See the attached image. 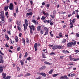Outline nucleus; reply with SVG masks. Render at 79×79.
<instances>
[{"label":"nucleus","instance_id":"nucleus-1","mask_svg":"<svg viewBox=\"0 0 79 79\" xmlns=\"http://www.w3.org/2000/svg\"><path fill=\"white\" fill-rule=\"evenodd\" d=\"M72 42H73H73H72L68 43L67 44V47H69V48H70L71 47H72V45H73V46L76 45V41H75L74 40H72Z\"/></svg>","mask_w":79,"mask_h":79},{"label":"nucleus","instance_id":"nucleus-2","mask_svg":"<svg viewBox=\"0 0 79 79\" xmlns=\"http://www.w3.org/2000/svg\"><path fill=\"white\" fill-rule=\"evenodd\" d=\"M25 24H23V26L24 27V31H26V29H27V26H28V21H27V19H26L25 20Z\"/></svg>","mask_w":79,"mask_h":79},{"label":"nucleus","instance_id":"nucleus-3","mask_svg":"<svg viewBox=\"0 0 79 79\" xmlns=\"http://www.w3.org/2000/svg\"><path fill=\"white\" fill-rule=\"evenodd\" d=\"M0 16L1 17V21H5V15H4V13L2 11L1 14H0Z\"/></svg>","mask_w":79,"mask_h":79},{"label":"nucleus","instance_id":"nucleus-4","mask_svg":"<svg viewBox=\"0 0 79 79\" xmlns=\"http://www.w3.org/2000/svg\"><path fill=\"white\" fill-rule=\"evenodd\" d=\"M9 9L10 10H13V4L11 2L10 4Z\"/></svg>","mask_w":79,"mask_h":79},{"label":"nucleus","instance_id":"nucleus-5","mask_svg":"<svg viewBox=\"0 0 79 79\" xmlns=\"http://www.w3.org/2000/svg\"><path fill=\"white\" fill-rule=\"evenodd\" d=\"M5 67L2 66H0V73H2L3 71V69L5 68Z\"/></svg>","mask_w":79,"mask_h":79},{"label":"nucleus","instance_id":"nucleus-6","mask_svg":"<svg viewBox=\"0 0 79 79\" xmlns=\"http://www.w3.org/2000/svg\"><path fill=\"white\" fill-rule=\"evenodd\" d=\"M45 53H46V55H47V51L46 52H45L44 53V52H42V56L43 58H46V57L45 56Z\"/></svg>","mask_w":79,"mask_h":79},{"label":"nucleus","instance_id":"nucleus-7","mask_svg":"<svg viewBox=\"0 0 79 79\" xmlns=\"http://www.w3.org/2000/svg\"><path fill=\"white\" fill-rule=\"evenodd\" d=\"M43 14L44 16H46V17H48L49 16V14L48 13H45L44 11H43Z\"/></svg>","mask_w":79,"mask_h":79},{"label":"nucleus","instance_id":"nucleus-8","mask_svg":"<svg viewBox=\"0 0 79 79\" xmlns=\"http://www.w3.org/2000/svg\"><path fill=\"white\" fill-rule=\"evenodd\" d=\"M34 47L35 49V52H37V43H35V44Z\"/></svg>","mask_w":79,"mask_h":79},{"label":"nucleus","instance_id":"nucleus-9","mask_svg":"<svg viewBox=\"0 0 79 79\" xmlns=\"http://www.w3.org/2000/svg\"><path fill=\"white\" fill-rule=\"evenodd\" d=\"M32 15H33V13H32V12H31L29 13H27L26 14V17H28V16H32Z\"/></svg>","mask_w":79,"mask_h":79},{"label":"nucleus","instance_id":"nucleus-10","mask_svg":"<svg viewBox=\"0 0 79 79\" xmlns=\"http://www.w3.org/2000/svg\"><path fill=\"white\" fill-rule=\"evenodd\" d=\"M29 27L30 28V30L33 29V31H34V29H35V27L34 26L32 25V26H29Z\"/></svg>","mask_w":79,"mask_h":79},{"label":"nucleus","instance_id":"nucleus-11","mask_svg":"<svg viewBox=\"0 0 79 79\" xmlns=\"http://www.w3.org/2000/svg\"><path fill=\"white\" fill-rule=\"evenodd\" d=\"M45 68H46V66H42L39 69V71H42V70L45 69Z\"/></svg>","mask_w":79,"mask_h":79},{"label":"nucleus","instance_id":"nucleus-12","mask_svg":"<svg viewBox=\"0 0 79 79\" xmlns=\"http://www.w3.org/2000/svg\"><path fill=\"white\" fill-rule=\"evenodd\" d=\"M0 63H3L5 61L3 60V57L0 58Z\"/></svg>","mask_w":79,"mask_h":79},{"label":"nucleus","instance_id":"nucleus-13","mask_svg":"<svg viewBox=\"0 0 79 79\" xmlns=\"http://www.w3.org/2000/svg\"><path fill=\"white\" fill-rule=\"evenodd\" d=\"M9 7V6H6L5 7H4V11H6L8 10V9Z\"/></svg>","mask_w":79,"mask_h":79},{"label":"nucleus","instance_id":"nucleus-14","mask_svg":"<svg viewBox=\"0 0 79 79\" xmlns=\"http://www.w3.org/2000/svg\"><path fill=\"white\" fill-rule=\"evenodd\" d=\"M22 43H23L24 46H25L26 45V41L25 40V39L24 38H22Z\"/></svg>","mask_w":79,"mask_h":79},{"label":"nucleus","instance_id":"nucleus-15","mask_svg":"<svg viewBox=\"0 0 79 79\" xmlns=\"http://www.w3.org/2000/svg\"><path fill=\"white\" fill-rule=\"evenodd\" d=\"M6 73H2V76H3L2 78L3 79H4V78H5L6 77Z\"/></svg>","mask_w":79,"mask_h":79},{"label":"nucleus","instance_id":"nucleus-16","mask_svg":"<svg viewBox=\"0 0 79 79\" xmlns=\"http://www.w3.org/2000/svg\"><path fill=\"white\" fill-rule=\"evenodd\" d=\"M44 64H49V65H50V66H51V65H52L51 64H50V62L47 61H44Z\"/></svg>","mask_w":79,"mask_h":79},{"label":"nucleus","instance_id":"nucleus-17","mask_svg":"<svg viewBox=\"0 0 79 79\" xmlns=\"http://www.w3.org/2000/svg\"><path fill=\"white\" fill-rule=\"evenodd\" d=\"M40 28H41V26L39 25L37 27V30L38 31H40Z\"/></svg>","mask_w":79,"mask_h":79},{"label":"nucleus","instance_id":"nucleus-18","mask_svg":"<svg viewBox=\"0 0 79 79\" xmlns=\"http://www.w3.org/2000/svg\"><path fill=\"white\" fill-rule=\"evenodd\" d=\"M66 41H67L66 39H64L62 41L61 43L62 44H64V43H65V42H66Z\"/></svg>","mask_w":79,"mask_h":79},{"label":"nucleus","instance_id":"nucleus-19","mask_svg":"<svg viewBox=\"0 0 79 79\" xmlns=\"http://www.w3.org/2000/svg\"><path fill=\"white\" fill-rule=\"evenodd\" d=\"M41 75L43 77H46V75L44 73H41Z\"/></svg>","mask_w":79,"mask_h":79},{"label":"nucleus","instance_id":"nucleus-20","mask_svg":"<svg viewBox=\"0 0 79 79\" xmlns=\"http://www.w3.org/2000/svg\"><path fill=\"white\" fill-rule=\"evenodd\" d=\"M15 42H18V40H19L18 39V36H15Z\"/></svg>","mask_w":79,"mask_h":79},{"label":"nucleus","instance_id":"nucleus-21","mask_svg":"<svg viewBox=\"0 0 79 79\" xmlns=\"http://www.w3.org/2000/svg\"><path fill=\"white\" fill-rule=\"evenodd\" d=\"M32 23H34V24H37V22L35 19L32 20Z\"/></svg>","mask_w":79,"mask_h":79},{"label":"nucleus","instance_id":"nucleus-22","mask_svg":"<svg viewBox=\"0 0 79 79\" xmlns=\"http://www.w3.org/2000/svg\"><path fill=\"white\" fill-rule=\"evenodd\" d=\"M31 76V74H30L29 73H28L25 75V77H27V76Z\"/></svg>","mask_w":79,"mask_h":79},{"label":"nucleus","instance_id":"nucleus-23","mask_svg":"<svg viewBox=\"0 0 79 79\" xmlns=\"http://www.w3.org/2000/svg\"><path fill=\"white\" fill-rule=\"evenodd\" d=\"M52 49H53V50H56V49H57V46H54L52 48Z\"/></svg>","mask_w":79,"mask_h":79},{"label":"nucleus","instance_id":"nucleus-24","mask_svg":"<svg viewBox=\"0 0 79 79\" xmlns=\"http://www.w3.org/2000/svg\"><path fill=\"white\" fill-rule=\"evenodd\" d=\"M46 18V17L42 16V17L41 18V20H44V19H45Z\"/></svg>","mask_w":79,"mask_h":79},{"label":"nucleus","instance_id":"nucleus-25","mask_svg":"<svg viewBox=\"0 0 79 79\" xmlns=\"http://www.w3.org/2000/svg\"><path fill=\"white\" fill-rule=\"evenodd\" d=\"M26 42L27 43V44H29V38H26Z\"/></svg>","mask_w":79,"mask_h":79},{"label":"nucleus","instance_id":"nucleus-26","mask_svg":"<svg viewBox=\"0 0 79 79\" xmlns=\"http://www.w3.org/2000/svg\"><path fill=\"white\" fill-rule=\"evenodd\" d=\"M28 55V54L27 52H26L25 54V55L24 56V57L25 58H26L27 56Z\"/></svg>","mask_w":79,"mask_h":79},{"label":"nucleus","instance_id":"nucleus-27","mask_svg":"<svg viewBox=\"0 0 79 79\" xmlns=\"http://www.w3.org/2000/svg\"><path fill=\"white\" fill-rule=\"evenodd\" d=\"M59 74H58L57 73V74H54L52 76L53 77H56V76H58Z\"/></svg>","mask_w":79,"mask_h":79},{"label":"nucleus","instance_id":"nucleus-28","mask_svg":"<svg viewBox=\"0 0 79 79\" xmlns=\"http://www.w3.org/2000/svg\"><path fill=\"white\" fill-rule=\"evenodd\" d=\"M16 12L17 13H18V6L16 8Z\"/></svg>","mask_w":79,"mask_h":79},{"label":"nucleus","instance_id":"nucleus-29","mask_svg":"<svg viewBox=\"0 0 79 79\" xmlns=\"http://www.w3.org/2000/svg\"><path fill=\"white\" fill-rule=\"evenodd\" d=\"M49 55H55L56 54H55V53L53 52H51V53H50L49 54Z\"/></svg>","mask_w":79,"mask_h":79},{"label":"nucleus","instance_id":"nucleus-30","mask_svg":"<svg viewBox=\"0 0 79 79\" xmlns=\"http://www.w3.org/2000/svg\"><path fill=\"white\" fill-rule=\"evenodd\" d=\"M76 18L73 19L72 21V23H75L76 21Z\"/></svg>","mask_w":79,"mask_h":79},{"label":"nucleus","instance_id":"nucleus-31","mask_svg":"<svg viewBox=\"0 0 79 79\" xmlns=\"http://www.w3.org/2000/svg\"><path fill=\"white\" fill-rule=\"evenodd\" d=\"M20 63L21 66H23V65H24V62H23V60H20Z\"/></svg>","mask_w":79,"mask_h":79},{"label":"nucleus","instance_id":"nucleus-32","mask_svg":"<svg viewBox=\"0 0 79 79\" xmlns=\"http://www.w3.org/2000/svg\"><path fill=\"white\" fill-rule=\"evenodd\" d=\"M59 36H60V37H63L62 33L60 32L59 34Z\"/></svg>","mask_w":79,"mask_h":79},{"label":"nucleus","instance_id":"nucleus-33","mask_svg":"<svg viewBox=\"0 0 79 79\" xmlns=\"http://www.w3.org/2000/svg\"><path fill=\"white\" fill-rule=\"evenodd\" d=\"M40 33L41 34H44V30H41L40 31Z\"/></svg>","mask_w":79,"mask_h":79},{"label":"nucleus","instance_id":"nucleus-34","mask_svg":"<svg viewBox=\"0 0 79 79\" xmlns=\"http://www.w3.org/2000/svg\"><path fill=\"white\" fill-rule=\"evenodd\" d=\"M64 57V56H60V59L62 60V59H63V58Z\"/></svg>","mask_w":79,"mask_h":79},{"label":"nucleus","instance_id":"nucleus-35","mask_svg":"<svg viewBox=\"0 0 79 79\" xmlns=\"http://www.w3.org/2000/svg\"><path fill=\"white\" fill-rule=\"evenodd\" d=\"M56 10H54L53 11V14L54 16H55V15L56 14Z\"/></svg>","mask_w":79,"mask_h":79},{"label":"nucleus","instance_id":"nucleus-36","mask_svg":"<svg viewBox=\"0 0 79 79\" xmlns=\"http://www.w3.org/2000/svg\"><path fill=\"white\" fill-rule=\"evenodd\" d=\"M44 27V30L46 31H48V28H47V27Z\"/></svg>","mask_w":79,"mask_h":79},{"label":"nucleus","instance_id":"nucleus-37","mask_svg":"<svg viewBox=\"0 0 79 79\" xmlns=\"http://www.w3.org/2000/svg\"><path fill=\"white\" fill-rule=\"evenodd\" d=\"M53 70H51L49 72V74H52V73H53Z\"/></svg>","mask_w":79,"mask_h":79},{"label":"nucleus","instance_id":"nucleus-38","mask_svg":"<svg viewBox=\"0 0 79 79\" xmlns=\"http://www.w3.org/2000/svg\"><path fill=\"white\" fill-rule=\"evenodd\" d=\"M7 33L9 35H11V31H7Z\"/></svg>","mask_w":79,"mask_h":79},{"label":"nucleus","instance_id":"nucleus-39","mask_svg":"<svg viewBox=\"0 0 79 79\" xmlns=\"http://www.w3.org/2000/svg\"><path fill=\"white\" fill-rule=\"evenodd\" d=\"M48 34V31H46L45 33L44 34V35H47Z\"/></svg>","mask_w":79,"mask_h":79},{"label":"nucleus","instance_id":"nucleus-40","mask_svg":"<svg viewBox=\"0 0 79 79\" xmlns=\"http://www.w3.org/2000/svg\"><path fill=\"white\" fill-rule=\"evenodd\" d=\"M10 42L12 44H14V41H12L11 39H10Z\"/></svg>","mask_w":79,"mask_h":79},{"label":"nucleus","instance_id":"nucleus-41","mask_svg":"<svg viewBox=\"0 0 79 79\" xmlns=\"http://www.w3.org/2000/svg\"><path fill=\"white\" fill-rule=\"evenodd\" d=\"M22 56V54L21 53H20L19 55V58H21Z\"/></svg>","mask_w":79,"mask_h":79},{"label":"nucleus","instance_id":"nucleus-42","mask_svg":"<svg viewBox=\"0 0 79 79\" xmlns=\"http://www.w3.org/2000/svg\"><path fill=\"white\" fill-rule=\"evenodd\" d=\"M17 25H18V26H20V25H21V23H20V22H17Z\"/></svg>","mask_w":79,"mask_h":79},{"label":"nucleus","instance_id":"nucleus-43","mask_svg":"<svg viewBox=\"0 0 79 79\" xmlns=\"http://www.w3.org/2000/svg\"><path fill=\"white\" fill-rule=\"evenodd\" d=\"M17 27L19 31H21V27H19V26H18Z\"/></svg>","mask_w":79,"mask_h":79},{"label":"nucleus","instance_id":"nucleus-44","mask_svg":"<svg viewBox=\"0 0 79 79\" xmlns=\"http://www.w3.org/2000/svg\"><path fill=\"white\" fill-rule=\"evenodd\" d=\"M27 11H28V12H32V9H29Z\"/></svg>","mask_w":79,"mask_h":79},{"label":"nucleus","instance_id":"nucleus-45","mask_svg":"<svg viewBox=\"0 0 79 79\" xmlns=\"http://www.w3.org/2000/svg\"><path fill=\"white\" fill-rule=\"evenodd\" d=\"M75 75H76V74H75V73H73L72 74H71L70 75V76H71V77H73V76H74Z\"/></svg>","mask_w":79,"mask_h":79},{"label":"nucleus","instance_id":"nucleus-46","mask_svg":"<svg viewBox=\"0 0 79 79\" xmlns=\"http://www.w3.org/2000/svg\"><path fill=\"white\" fill-rule=\"evenodd\" d=\"M0 53L2 55H3V56H4V54L1 51V50H0Z\"/></svg>","mask_w":79,"mask_h":79},{"label":"nucleus","instance_id":"nucleus-47","mask_svg":"<svg viewBox=\"0 0 79 79\" xmlns=\"http://www.w3.org/2000/svg\"><path fill=\"white\" fill-rule=\"evenodd\" d=\"M26 60L28 61H30V60H31V57H29L28 58H27L26 59Z\"/></svg>","mask_w":79,"mask_h":79},{"label":"nucleus","instance_id":"nucleus-48","mask_svg":"<svg viewBox=\"0 0 79 79\" xmlns=\"http://www.w3.org/2000/svg\"><path fill=\"white\" fill-rule=\"evenodd\" d=\"M60 79H64L65 78H64V76H61V77H60Z\"/></svg>","mask_w":79,"mask_h":79},{"label":"nucleus","instance_id":"nucleus-49","mask_svg":"<svg viewBox=\"0 0 79 79\" xmlns=\"http://www.w3.org/2000/svg\"><path fill=\"white\" fill-rule=\"evenodd\" d=\"M17 71H19L20 70V68H19V67H17Z\"/></svg>","mask_w":79,"mask_h":79},{"label":"nucleus","instance_id":"nucleus-50","mask_svg":"<svg viewBox=\"0 0 79 79\" xmlns=\"http://www.w3.org/2000/svg\"><path fill=\"white\" fill-rule=\"evenodd\" d=\"M6 78L8 79H10L11 78V76H8L6 77Z\"/></svg>","mask_w":79,"mask_h":79},{"label":"nucleus","instance_id":"nucleus-51","mask_svg":"<svg viewBox=\"0 0 79 79\" xmlns=\"http://www.w3.org/2000/svg\"><path fill=\"white\" fill-rule=\"evenodd\" d=\"M37 74H38V75H42V73H36Z\"/></svg>","mask_w":79,"mask_h":79},{"label":"nucleus","instance_id":"nucleus-52","mask_svg":"<svg viewBox=\"0 0 79 79\" xmlns=\"http://www.w3.org/2000/svg\"><path fill=\"white\" fill-rule=\"evenodd\" d=\"M77 19H79V15L78 14V13L77 14Z\"/></svg>","mask_w":79,"mask_h":79},{"label":"nucleus","instance_id":"nucleus-53","mask_svg":"<svg viewBox=\"0 0 79 79\" xmlns=\"http://www.w3.org/2000/svg\"><path fill=\"white\" fill-rule=\"evenodd\" d=\"M30 30V33L31 35H32V34H33V32H32V30Z\"/></svg>","mask_w":79,"mask_h":79},{"label":"nucleus","instance_id":"nucleus-54","mask_svg":"<svg viewBox=\"0 0 79 79\" xmlns=\"http://www.w3.org/2000/svg\"><path fill=\"white\" fill-rule=\"evenodd\" d=\"M23 76V74L19 75L18 76V77H21V76Z\"/></svg>","mask_w":79,"mask_h":79},{"label":"nucleus","instance_id":"nucleus-55","mask_svg":"<svg viewBox=\"0 0 79 79\" xmlns=\"http://www.w3.org/2000/svg\"><path fill=\"white\" fill-rule=\"evenodd\" d=\"M9 22H10V23H11V22H12V21H13V19H9Z\"/></svg>","mask_w":79,"mask_h":79},{"label":"nucleus","instance_id":"nucleus-56","mask_svg":"<svg viewBox=\"0 0 79 79\" xmlns=\"http://www.w3.org/2000/svg\"><path fill=\"white\" fill-rule=\"evenodd\" d=\"M50 16H51V18H52V19H54L55 18V17H54V16H53L52 15H50Z\"/></svg>","mask_w":79,"mask_h":79},{"label":"nucleus","instance_id":"nucleus-57","mask_svg":"<svg viewBox=\"0 0 79 79\" xmlns=\"http://www.w3.org/2000/svg\"><path fill=\"white\" fill-rule=\"evenodd\" d=\"M20 50V47H18V48H17V51H19V50Z\"/></svg>","mask_w":79,"mask_h":79},{"label":"nucleus","instance_id":"nucleus-58","mask_svg":"<svg viewBox=\"0 0 79 79\" xmlns=\"http://www.w3.org/2000/svg\"><path fill=\"white\" fill-rule=\"evenodd\" d=\"M5 47H6L8 48V47H9V46L8 45V44H6L5 45Z\"/></svg>","mask_w":79,"mask_h":79},{"label":"nucleus","instance_id":"nucleus-59","mask_svg":"<svg viewBox=\"0 0 79 79\" xmlns=\"http://www.w3.org/2000/svg\"><path fill=\"white\" fill-rule=\"evenodd\" d=\"M46 23H47V24H50V20H47Z\"/></svg>","mask_w":79,"mask_h":79},{"label":"nucleus","instance_id":"nucleus-60","mask_svg":"<svg viewBox=\"0 0 79 79\" xmlns=\"http://www.w3.org/2000/svg\"><path fill=\"white\" fill-rule=\"evenodd\" d=\"M5 39H6L8 37V35H5Z\"/></svg>","mask_w":79,"mask_h":79},{"label":"nucleus","instance_id":"nucleus-61","mask_svg":"<svg viewBox=\"0 0 79 79\" xmlns=\"http://www.w3.org/2000/svg\"><path fill=\"white\" fill-rule=\"evenodd\" d=\"M14 17H16V13H14Z\"/></svg>","mask_w":79,"mask_h":79},{"label":"nucleus","instance_id":"nucleus-62","mask_svg":"<svg viewBox=\"0 0 79 79\" xmlns=\"http://www.w3.org/2000/svg\"><path fill=\"white\" fill-rule=\"evenodd\" d=\"M73 24H74V23H73V22H70V25L71 26H73Z\"/></svg>","mask_w":79,"mask_h":79},{"label":"nucleus","instance_id":"nucleus-63","mask_svg":"<svg viewBox=\"0 0 79 79\" xmlns=\"http://www.w3.org/2000/svg\"><path fill=\"white\" fill-rule=\"evenodd\" d=\"M30 3H31V5L33 4V2H32V0L30 1Z\"/></svg>","mask_w":79,"mask_h":79},{"label":"nucleus","instance_id":"nucleus-64","mask_svg":"<svg viewBox=\"0 0 79 79\" xmlns=\"http://www.w3.org/2000/svg\"><path fill=\"white\" fill-rule=\"evenodd\" d=\"M64 77L65 79H68V78L67 76H66V75L64 76Z\"/></svg>","mask_w":79,"mask_h":79}]
</instances>
